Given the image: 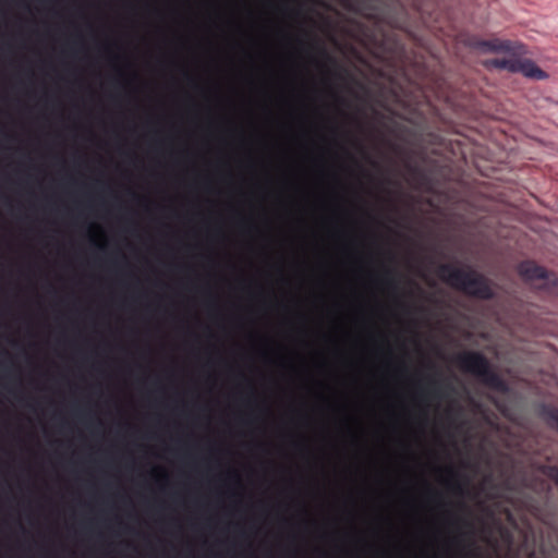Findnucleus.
Listing matches in <instances>:
<instances>
[{"mask_svg": "<svg viewBox=\"0 0 558 558\" xmlns=\"http://www.w3.org/2000/svg\"><path fill=\"white\" fill-rule=\"evenodd\" d=\"M436 275L441 281L469 296L484 301L495 296L490 280L472 268L464 269L445 263L438 265Z\"/></svg>", "mask_w": 558, "mask_h": 558, "instance_id": "1", "label": "nucleus"}, {"mask_svg": "<svg viewBox=\"0 0 558 558\" xmlns=\"http://www.w3.org/2000/svg\"><path fill=\"white\" fill-rule=\"evenodd\" d=\"M457 366L477 377L488 388L506 392L508 386L506 381L493 369L489 360L477 351H463L454 356Z\"/></svg>", "mask_w": 558, "mask_h": 558, "instance_id": "2", "label": "nucleus"}, {"mask_svg": "<svg viewBox=\"0 0 558 558\" xmlns=\"http://www.w3.org/2000/svg\"><path fill=\"white\" fill-rule=\"evenodd\" d=\"M518 274L525 282L532 284L535 289L548 295L558 294V278L535 262L524 260L520 263Z\"/></svg>", "mask_w": 558, "mask_h": 558, "instance_id": "3", "label": "nucleus"}, {"mask_svg": "<svg viewBox=\"0 0 558 558\" xmlns=\"http://www.w3.org/2000/svg\"><path fill=\"white\" fill-rule=\"evenodd\" d=\"M466 45L482 52H502L514 56H522L526 53V48L523 44L508 39H481L473 36L468 39Z\"/></svg>", "mask_w": 558, "mask_h": 558, "instance_id": "4", "label": "nucleus"}, {"mask_svg": "<svg viewBox=\"0 0 558 558\" xmlns=\"http://www.w3.org/2000/svg\"><path fill=\"white\" fill-rule=\"evenodd\" d=\"M532 538V543H530V535H524L523 550L527 558H558V547L556 545L542 541L539 546L536 547L534 536Z\"/></svg>", "mask_w": 558, "mask_h": 558, "instance_id": "5", "label": "nucleus"}, {"mask_svg": "<svg viewBox=\"0 0 558 558\" xmlns=\"http://www.w3.org/2000/svg\"><path fill=\"white\" fill-rule=\"evenodd\" d=\"M520 73L525 77L533 80H545L547 78V73L543 71L539 66L535 64L534 61L530 59H522Z\"/></svg>", "mask_w": 558, "mask_h": 558, "instance_id": "6", "label": "nucleus"}, {"mask_svg": "<svg viewBox=\"0 0 558 558\" xmlns=\"http://www.w3.org/2000/svg\"><path fill=\"white\" fill-rule=\"evenodd\" d=\"M521 61L522 59L520 58V56L511 54L510 58H507L505 70H507L510 73H520Z\"/></svg>", "mask_w": 558, "mask_h": 558, "instance_id": "7", "label": "nucleus"}, {"mask_svg": "<svg viewBox=\"0 0 558 558\" xmlns=\"http://www.w3.org/2000/svg\"><path fill=\"white\" fill-rule=\"evenodd\" d=\"M442 384L438 380H430L429 387L426 390V393L434 397V398H441L442 397Z\"/></svg>", "mask_w": 558, "mask_h": 558, "instance_id": "8", "label": "nucleus"}, {"mask_svg": "<svg viewBox=\"0 0 558 558\" xmlns=\"http://www.w3.org/2000/svg\"><path fill=\"white\" fill-rule=\"evenodd\" d=\"M506 61H507V58H494V59H489V60L485 61V65L487 68L505 70Z\"/></svg>", "mask_w": 558, "mask_h": 558, "instance_id": "9", "label": "nucleus"}, {"mask_svg": "<svg viewBox=\"0 0 558 558\" xmlns=\"http://www.w3.org/2000/svg\"><path fill=\"white\" fill-rule=\"evenodd\" d=\"M500 536L501 538L504 539V542L507 544V547L509 549H511L512 545H513V537H512V534L506 530V529H502L500 531Z\"/></svg>", "mask_w": 558, "mask_h": 558, "instance_id": "10", "label": "nucleus"}, {"mask_svg": "<svg viewBox=\"0 0 558 558\" xmlns=\"http://www.w3.org/2000/svg\"><path fill=\"white\" fill-rule=\"evenodd\" d=\"M453 492L459 496H464L466 493L465 486L459 481H454L451 485Z\"/></svg>", "mask_w": 558, "mask_h": 558, "instance_id": "11", "label": "nucleus"}, {"mask_svg": "<svg viewBox=\"0 0 558 558\" xmlns=\"http://www.w3.org/2000/svg\"><path fill=\"white\" fill-rule=\"evenodd\" d=\"M385 280L386 282L391 286V287H396V280H395V277H393V274L391 270H387L386 271V275H385Z\"/></svg>", "mask_w": 558, "mask_h": 558, "instance_id": "12", "label": "nucleus"}, {"mask_svg": "<svg viewBox=\"0 0 558 558\" xmlns=\"http://www.w3.org/2000/svg\"><path fill=\"white\" fill-rule=\"evenodd\" d=\"M319 52L322 53V56L328 61L330 62L331 64L336 65V60L333 58H331L327 51L323 48H319Z\"/></svg>", "mask_w": 558, "mask_h": 558, "instance_id": "13", "label": "nucleus"}, {"mask_svg": "<svg viewBox=\"0 0 558 558\" xmlns=\"http://www.w3.org/2000/svg\"><path fill=\"white\" fill-rule=\"evenodd\" d=\"M456 522H457L458 524H460V525L464 526V527H468V529H471V527H472V523H471L469 520H466V519L458 518V519L456 520Z\"/></svg>", "mask_w": 558, "mask_h": 558, "instance_id": "14", "label": "nucleus"}, {"mask_svg": "<svg viewBox=\"0 0 558 558\" xmlns=\"http://www.w3.org/2000/svg\"><path fill=\"white\" fill-rule=\"evenodd\" d=\"M414 8L421 13L425 14L427 11L423 8L422 3L418 1L414 2Z\"/></svg>", "mask_w": 558, "mask_h": 558, "instance_id": "15", "label": "nucleus"}, {"mask_svg": "<svg viewBox=\"0 0 558 558\" xmlns=\"http://www.w3.org/2000/svg\"><path fill=\"white\" fill-rule=\"evenodd\" d=\"M551 478L558 485V468H554L551 470Z\"/></svg>", "mask_w": 558, "mask_h": 558, "instance_id": "16", "label": "nucleus"}, {"mask_svg": "<svg viewBox=\"0 0 558 558\" xmlns=\"http://www.w3.org/2000/svg\"><path fill=\"white\" fill-rule=\"evenodd\" d=\"M448 472H449V474L451 475L452 478L456 480L458 477V473L452 468H449Z\"/></svg>", "mask_w": 558, "mask_h": 558, "instance_id": "17", "label": "nucleus"}, {"mask_svg": "<svg viewBox=\"0 0 558 558\" xmlns=\"http://www.w3.org/2000/svg\"><path fill=\"white\" fill-rule=\"evenodd\" d=\"M459 508H460V510H463V511L468 510V507L463 502L459 504Z\"/></svg>", "mask_w": 558, "mask_h": 558, "instance_id": "18", "label": "nucleus"}]
</instances>
